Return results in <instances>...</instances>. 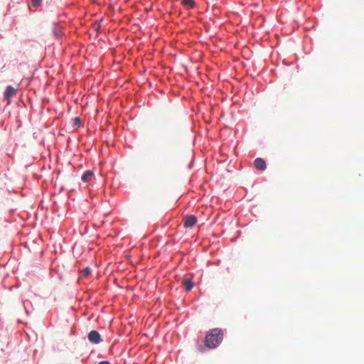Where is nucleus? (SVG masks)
<instances>
[{
  "mask_svg": "<svg viewBox=\"0 0 364 364\" xmlns=\"http://www.w3.org/2000/svg\"><path fill=\"white\" fill-rule=\"evenodd\" d=\"M41 1L42 0H31V3H32L33 6L37 7V6H38L41 4Z\"/></svg>",
  "mask_w": 364,
  "mask_h": 364,
  "instance_id": "f8f14e48",
  "label": "nucleus"
},
{
  "mask_svg": "<svg viewBox=\"0 0 364 364\" xmlns=\"http://www.w3.org/2000/svg\"><path fill=\"white\" fill-rule=\"evenodd\" d=\"M91 337H92V335H91V331L87 333V338L90 341H91Z\"/></svg>",
  "mask_w": 364,
  "mask_h": 364,
  "instance_id": "2eb2a0df",
  "label": "nucleus"
},
{
  "mask_svg": "<svg viewBox=\"0 0 364 364\" xmlns=\"http://www.w3.org/2000/svg\"><path fill=\"white\" fill-rule=\"evenodd\" d=\"M81 124V120L79 117H75L73 119V126L75 127H80Z\"/></svg>",
  "mask_w": 364,
  "mask_h": 364,
  "instance_id": "1a4fd4ad",
  "label": "nucleus"
},
{
  "mask_svg": "<svg viewBox=\"0 0 364 364\" xmlns=\"http://www.w3.org/2000/svg\"><path fill=\"white\" fill-rule=\"evenodd\" d=\"M16 94V90L9 85L6 87L5 92H4V98L7 100V103L9 104L10 102V98L15 96Z\"/></svg>",
  "mask_w": 364,
  "mask_h": 364,
  "instance_id": "7ed1b4c3",
  "label": "nucleus"
},
{
  "mask_svg": "<svg viewBox=\"0 0 364 364\" xmlns=\"http://www.w3.org/2000/svg\"><path fill=\"white\" fill-rule=\"evenodd\" d=\"M103 341V336L100 332L92 330V344H98Z\"/></svg>",
  "mask_w": 364,
  "mask_h": 364,
  "instance_id": "20e7f679",
  "label": "nucleus"
},
{
  "mask_svg": "<svg viewBox=\"0 0 364 364\" xmlns=\"http://www.w3.org/2000/svg\"><path fill=\"white\" fill-rule=\"evenodd\" d=\"M181 4L187 9H193L196 5L194 0H183Z\"/></svg>",
  "mask_w": 364,
  "mask_h": 364,
  "instance_id": "0eeeda50",
  "label": "nucleus"
},
{
  "mask_svg": "<svg viewBox=\"0 0 364 364\" xmlns=\"http://www.w3.org/2000/svg\"><path fill=\"white\" fill-rule=\"evenodd\" d=\"M183 284L186 291H190L193 289V284L190 279H184L183 281Z\"/></svg>",
  "mask_w": 364,
  "mask_h": 364,
  "instance_id": "423d86ee",
  "label": "nucleus"
},
{
  "mask_svg": "<svg viewBox=\"0 0 364 364\" xmlns=\"http://www.w3.org/2000/svg\"><path fill=\"white\" fill-rule=\"evenodd\" d=\"M80 273L82 274L83 277H87L90 274V269L89 267H86L82 271H80Z\"/></svg>",
  "mask_w": 364,
  "mask_h": 364,
  "instance_id": "9d476101",
  "label": "nucleus"
},
{
  "mask_svg": "<svg viewBox=\"0 0 364 364\" xmlns=\"http://www.w3.org/2000/svg\"><path fill=\"white\" fill-rule=\"evenodd\" d=\"M223 331L220 328H213L209 331L205 338V346H200L198 350L203 352L205 348H215L223 341Z\"/></svg>",
  "mask_w": 364,
  "mask_h": 364,
  "instance_id": "f257e3e1",
  "label": "nucleus"
},
{
  "mask_svg": "<svg viewBox=\"0 0 364 364\" xmlns=\"http://www.w3.org/2000/svg\"><path fill=\"white\" fill-rule=\"evenodd\" d=\"M183 222H184V226L186 228H193L196 223H197V218L195 215H186L184 218H183Z\"/></svg>",
  "mask_w": 364,
  "mask_h": 364,
  "instance_id": "f03ea898",
  "label": "nucleus"
},
{
  "mask_svg": "<svg viewBox=\"0 0 364 364\" xmlns=\"http://www.w3.org/2000/svg\"><path fill=\"white\" fill-rule=\"evenodd\" d=\"M91 337H92V335H91V331L87 333V338L90 341H91Z\"/></svg>",
  "mask_w": 364,
  "mask_h": 364,
  "instance_id": "4468645a",
  "label": "nucleus"
},
{
  "mask_svg": "<svg viewBox=\"0 0 364 364\" xmlns=\"http://www.w3.org/2000/svg\"><path fill=\"white\" fill-rule=\"evenodd\" d=\"M255 166L259 171H264L266 168V162L262 158H257L254 162Z\"/></svg>",
  "mask_w": 364,
  "mask_h": 364,
  "instance_id": "39448f33",
  "label": "nucleus"
},
{
  "mask_svg": "<svg viewBox=\"0 0 364 364\" xmlns=\"http://www.w3.org/2000/svg\"><path fill=\"white\" fill-rule=\"evenodd\" d=\"M92 28L97 31V33H100V25L98 23V20L96 21L95 24H92Z\"/></svg>",
  "mask_w": 364,
  "mask_h": 364,
  "instance_id": "9b49d317",
  "label": "nucleus"
},
{
  "mask_svg": "<svg viewBox=\"0 0 364 364\" xmlns=\"http://www.w3.org/2000/svg\"><path fill=\"white\" fill-rule=\"evenodd\" d=\"M82 179L84 181H88L91 179V171H87L82 176Z\"/></svg>",
  "mask_w": 364,
  "mask_h": 364,
  "instance_id": "6e6552de",
  "label": "nucleus"
},
{
  "mask_svg": "<svg viewBox=\"0 0 364 364\" xmlns=\"http://www.w3.org/2000/svg\"><path fill=\"white\" fill-rule=\"evenodd\" d=\"M98 364H111V363L107 360H103V361L100 362Z\"/></svg>",
  "mask_w": 364,
  "mask_h": 364,
  "instance_id": "ddd939ff",
  "label": "nucleus"
}]
</instances>
